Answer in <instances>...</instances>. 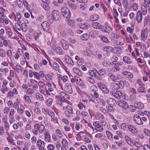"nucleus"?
<instances>
[{"mask_svg":"<svg viewBox=\"0 0 150 150\" xmlns=\"http://www.w3.org/2000/svg\"><path fill=\"white\" fill-rule=\"evenodd\" d=\"M35 97L36 99L38 100H39L41 101H44V98L39 93L37 92L35 94Z\"/></svg>","mask_w":150,"mask_h":150,"instance_id":"35","label":"nucleus"},{"mask_svg":"<svg viewBox=\"0 0 150 150\" xmlns=\"http://www.w3.org/2000/svg\"><path fill=\"white\" fill-rule=\"evenodd\" d=\"M133 119L134 122L137 124L138 125H142L143 124L141 118L139 115H134Z\"/></svg>","mask_w":150,"mask_h":150,"instance_id":"12","label":"nucleus"},{"mask_svg":"<svg viewBox=\"0 0 150 150\" xmlns=\"http://www.w3.org/2000/svg\"><path fill=\"white\" fill-rule=\"evenodd\" d=\"M34 128L38 129L40 134H42L44 132H45V127L42 124L36 123L34 125Z\"/></svg>","mask_w":150,"mask_h":150,"instance_id":"5","label":"nucleus"},{"mask_svg":"<svg viewBox=\"0 0 150 150\" xmlns=\"http://www.w3.org/2000/svg\"><path fill=\"white\" fill-rule=\"evenodd\" d=\"M143 86L139 87L137 89V91L139 93H145L146 92V89Z\"/></svg>","mask_w":150,"mask_h":150,"instance_id":"52","label":"nucleus"},{"mask_svg":"<svg viewBox=\"0 0 150 150\" xmlns=\"http://www.w3.org/2000/svg\"><path fill=\"white\" fill-rule=\"evenodd\" d=\"M53 102V100L52 98H50L48 99L46 101V105L49 107H50Z\"/></svg>","mask_w":150,"mask_h":150,"instance_id":"45","label":"nucleus"},{"mask_svg":"<svg viewBox=\"0 0 150 150\" xmlns=\"http://www.w3.org/2000/svg\"><path fill=\"white\" fill-rule=\"evenodd\" d=\"M123 62L127 64H132L133 63V61L130 57L127 56H124L123 58Z\"/></svg>","mask_w":150,"mask_h":150,"instance_id":"25","label":"nucleus"},{"mask_svg":"<svg viewBox=\"0 0 150 150\" xmlns=\"http://www.w3.org/2000/svg\"><path fill=\"white\" fill-rule=\"evenodd\" d=\"M60 95L61 98L64 99H67L68 98V96L66 93L63 92H61L60 93Z\"/></svg>","mask_w":150,"mask_h":150,"instance_id":"51","label":"nucleus"},{"mask_svg":"<svg viewBox=\"0 0 150 150\" xmlns=\"http://www.w3.org/2000/svg\"><path fill=\"white\" fill-rule=\"evenodd\" d=\"M103 50L104 51L109 52L112 50L113 48L110 46H106L104 47Z\"/></svg>","mask_w":150,"mask_h":150,"instance_id":"60","label":"nucleus"},{"mask_svg":"<svg viewBox=\"0 0 150 150\" xmlns=\"http://www.w3.org/2000/svg\"><path fill=\"white\" fill-rule=\"evenodd\" d=\"M44 134L45 141L47 142H50L51 140V137L49 130L47 129H45Z\"/></svg>","mask_w":150,"mask_h":150,"instance_id":"13","label":"nucleus"},{"mask_svg":"<svg viewBox=\"0 0 150 150\" xmlns=\"http://www.w3.org/2000/svg\"><path fill=\"white\" fill-rule=\"evenodd\" d=\"M125 139L127 143L129 145L133 146V142L131 139L128 135H125Z\"/></svg>","mask_w":150,"mask_h":150,"instance_id":"32","label":"nucleus"},{"mask_svg":"<svg viewBox=\"0 0 150 150\" xmlns=\"http://www.w3.org/2000/svg\"><path fill=\"white\" fill-rule=\"evenodd\" d=\"M61 88L68 93H71L73 92L71 86L69 83H66L63 85V87Z\"/></svg>","mask_w":150,"mask_h":150,"instance_id":"7","label":"nucleus"},{"mask_svg":"<svg viewBox=\"0 0 150 150\" xmlns=\"http://www.w3.org/2000/svg\"><path fill=\"white\" fill-rule=\"evenodd\" d=\"M142 12L140 11H139L137 12L136 14V20L138 23H140L142 21Z\"/></svg>","mask_w":150,"mask_h":150,"instance_id":"22","label":"nucleus"},{"mask_svg":"<svg viewBox=\"0 0 150 150\" xmlns=\"http://www.w3.org/2000/svg\"><path fill=\"white\" fill-rule=\"evenodd\" d=\"M47 90L46 88L45 89H43L40 90V92L45 96L50 95V94L49 93V91Z\"/></svg>","mask_w":150,"mask_h":150,"instance_id":"41","label":"nucleus"},{"mask_svg":"<svg viewBox=\"0 0 150 150\" xmlns=\"http://www.w3.org/2000/svg\"><path fill=\"white\" fill-rule=\"evenodd\" d=\"M91 91L93 92V93L97 92L98 91V88L97 87L94 85H92L91 86Z\"/></svg>","mask_w":150,"mask_h":150,"instance_id":"64","label":"nucleus"},{"mask_svg":"<svg viewBox=\"0 0 150 150\" xmlns=\"http://www.w3.org/2000/svg\"><path fill=\"white\" fill-rule=\"evenodd\" d=\"M55 133L57 136L60 138H61L63 136V135L60 130L59 129H57L55 130Z\"/></svg>","mask_w":150,"mask_h":150,"instance_id":"56","label":"nucleus"},{"mask_svg":"<svg viewBox=\"0 0 150 150\" xmlns=\"http://www.w3.org/2000/svg\"><path fill=\"white\" fill-rule=\"evenodd\" d=\"M5 30L6 33L7 35L8 38L9 39L12 38V36L13 34V32L11 27L9 26H6Z\"/></svg>","mask_w":150,"mask_h":150,"instance_id":"11","label":"nucleus"},{"mask_svg":"<svg viewBox=\"0 0 150 150\" xmlns=\"http://www.w3.org/2000/svg\"><path fill=\"white\" fill-rule=\"evenodd\" d=\"M148 6H146L141 4V8L142 13L143 15H146L147 13Z\"/></svg>","mask_w":150,"mask_h":150,"instance_id":"29","label":"nucleus"},{"mask_svg":"<svg viewBox=\"0 0 150 150\" xmlns=\"http://www.w3.org/2000/svg\"><path fill=\"white\" fill-rule=\"evenodd\" d=\"M135 107L139 109H143L144 108V104L140 103H139L136 104Z\"/></svg>","mask_w":150,"mask_h":150,"instance_id":"55","label":"nucleus"},{"mask_svg":"<svg viewBox=\"0 0 150 150\" xmlns=\"http://www.w3.org/2000/svg\"><path fill=\"white\" fill-rule=\"evenodd\" d=\"M41 26L43 30L47 32L50 28L49 23L46 21L42 22L41 24Z\"/></svg>","mask_w":150,"mask_h":150,"instance_id":"15","label":"nucleus"},{"mask_svg":"<svg viewBox=\"0 0 150 150\" xmlns=\"http://www.w3.org/2000/svg\"><path fill=\"white\" fill-rule=\"evenodd\" d=\"M56 103L59 107H61L62 106H65L67 103L65 102H63L61 100H56Z\"/></svg>","mask_w":150,"mask_h":150,"instance_id":"33","label":"nucleus"},{"mask_svg":"<svg viewBox=\"0 0 150 150\" xmlns=\"http://www.w3.org/2000/svg\"><path fill=\"white\" fill-rule=\"evenodd\" d=\"M112 51L114 53L118 54H120L122 52L121 48L119 47H115L113 48Z\"/></svg>","mask_w":150,"mask_h":150,"instance_id":"39","label":"nucleus"},{"mask_svg":"<svg viewBox=\"0 0 150 150\" xmlns=\"http://www.w3.org/2000/svg\"><path fill=\"white\" fill-rule=\"evenodd\" d=\"M106 71L104 69H100L98 71H97V73L99 76H103L105 74H106Z\"/></svg>","mask_w":150,"mask_h":150,"instance_id":"50","label":"nucleus"},{"mask_svg":"<svg viewBox=\"0 0 150 150\" xmlns=\"http://www.w3.org/2000/svg\"><path fill=\"white\" fill-rule=\"evenodd\" d=\"M8 17L10 19L13 20L15 21H17L15 14L14 13L9 14Z\"/></svg>","mask_w":150,"mask_h":150,"instance_id":"57","label":"nucleus"},{"mask_svg":"<svg viewBox=\"0 0 150 150\" xmlns=\"http://www.w3.org/2000/svg\"><path fill=\"white\" fill-rule=\"evenodd\" d=\"M98 86L104 93L107 94L109 93V90L107 89L105 84L101 82L98 83Z\"/></svg>","mask_w":150,"mask_h":150,"instance_id":"8","label":"nucleus"},{"mask_svg":"<svg viewBox=\"0 0 150 150\" xmlns=\"http://www.w3.org/2000/svg\"><path fill=\"white\" fill-rule=\"evenodd\" d=\"M92 27L94 29H100L101 31L103 30V26L97 22H93L92 24Z\"/></svg>","mask_w":150,"mask_h":150,"instance_id":"17","label":"nucleus"},{"mask_svg":"<svg viewBox=\"0 0 150 150\" xmlns=\"http://www.w3.org/2000/svg\"><path fill=\"white\" fill-rule=\"evenodd\" d=\"M14 28L16 30H17L18 31H20L22 30L20 24L16 23H15Z\"/></svg>","mask_w":150,"mask_h":150,"instance_id":"63","label":"nucleus"},{"mask_svg":"<svg viewBox=\"0 0 150 150\" xmlns=\"http://www.w3.org/2000/svg\"><path fill=\"white\" fill-rule=\"evenodd\" d=\"M98 34L97 30H93L90 31L89 33L90 36L92 38H94Z\"/></svg>","mask_w":150,"mask_h":150,"instance_id":"34","label":"nucleus"},{"mask_svg":"<svg viewBox=\"0 0 150 150\" xmlns=\"http://www.w3.org/2000/svg\"><path fill=\"white\" fill-rule=\"evenodd\" d=\"M99 37L103 42L105 43H108L109 42V40L108 39L104 36L100 35H99Z\"/></svg>","mask_w":150,"mask_h":150,"instance_id":"38","label":"nucleus"},{"mask_svg":"<svg viewBox=\"0 0 150 150\" xmlns=\"http://www.w3.org/2000/svg\"><path fill=\"white\" fill-rule=\"evenodd\" d=\"M52 18L54 21H57L60 18V14L59 11L57 10H53L52 13Z\"/></svg>","mask_w":150,"mask_h":150,"instance_id":"9","label":"nucleus"},{"mask_svg":"<svg viewBox=\"0 0 150 150\" xmlns=\"http://www.w3.org/2000/svg\"><path fill=\"white\" fill-rule=\"evenodd\" d=\"M112 86L113 89L115 90L118 89L120 88V86L119 84L116 83H113L112 84Z\"/></svg>","mask_w":150,"mask_h":150,"instance_id":"59","label":"nucleus"},{"mask_svg":"<svg viewBox=\"0 0 150 150\" xmlns=\"http://www.w3.org/2000/svg\"><path fill=\"white\" fill-rule=\"evenodd\" d=\"M23 99L25 102L27 104H30L31 102V100L29 97L25 95L23 97Z\"/></svg>","mask_w":150,"mask_h":150,"instance_id":"40","label":"nucleus"},{"mask_svg":"<svg viewBox=\"0 0 150 150\" xmlns=\"http://www.w3.org/2000/svg\"><path fill=\"white\" fill-rule=\"evenodd\" d=\"M14 96V94L12 91H10L8 92L6 95V97L11 99Z\"/></svg>","mask_w":150,"mask_h":150,"instance_id":"61","label":"nucleus"},{"mask_svg":"<svg viewBox=\"0 0 150 150\" xmlns=\"http://www.w3.org/2000/svg\"><path fill=\"white\" fill-rule=\"evenodd\" d=\"M76 82L80 86L83 87L85 86V84L83 82L82 79L77 76H75Z\"/></svg>","mask_w":150,"mask_h":150,"instance_id":"19","label":"nucleus"},{"mask_svg":"<svg viewBox=\"0 0 150 150\" xmlns=\"http://www.w3.org/2000/svg\"><path fill=\"white\" fill-rule=\"evenodd\" d=\"M99 18V16L96 14L92 15L90 17L91 21H95L97 20Z\"/></svg>","mask_w":150,"mask_h":150,"instance_id":"37","label":"nucleus"},{"mask_svg":"<svg viewBox=\"0 0 150 150\" xmlns=\"http://www.w3.org/2000/svg\"><path fill=\"white\" fill-rule=\"evenodd\" d=\"M53 67L56 71L59 70V66L58 64L55 62H53Z\"/></svg>","mask_w":150,"mask_h":150,"instance_id":"54","label":"nucleus"},{"mask_svg":"<svg viewBox=\"0 0 150 150\" xmlns=\"http://www.w3.org/2000/svg\"><path fill=\"white\" fill-rule=\"evenodd\" d=\"M45 40L47 45H50L51 47L52 46V45H54V43H55L54 42V39L53 38L51 40V38L48 37Z\"/></svg>","mask_w":150,"mask_h":150,"instance_id":"28","label":"nucleus"},{"mask_svg":"<svg viewBox=\"0 0 150 150\" xmlns=\"http://www.w3.org/2000/svg\"><path fill=\"white\" fill-rule=\"evenodd\" d=\"M48 3L49 2L47 3H42L41 4L44 8L46 11H48L49 9L48 5Z\"/></svg>","mask_w":150,"mask_h":150,"instance_id":"53","label":"nucleus"},{"mask_svg":"<svg viewBox=\"0 0 150 150\" xmlns=\"http://www.w3.org/2000/svg\"><path fill=\"white\" fill-rule=\"evenodd\" d=\"M63 110L66 116L70 117L73 114V111L72 108L70 106L66 104L65 106H63Z\"/></svg>","mask_w":150,"mask_h":150,"instance_id":"1","label":"nucleus"},{"mask_svg":"<svg viewBox=\"0 0 150 150\" xmlns=\"http://www.w3.org/2000/svg\"><path fill=\"white\" fill-rule=\"evenodd\" d=\"M104 25L105 29L104 30L103 29V30H102L104 32L109 33H110V31L112 30V28L108 22H105L104 23Z\"/></svg>","mask_w":150,"mask_h":150,"instance_id":"10","label":"nucleus"},{"mask_svg":"<svg viewBox=\"0 0 150 150\" xmlns=\"http://www.w3.org/2000/svg\"><path fill=\"white\" fill-rule=\"evenodd\" d=\"M55 51L59 55L62 54H63L62 49L59 47H56L55 49Z\"/></svg>","mask_w":150,"mask_h":150,"instance_id":"42","label":"nucleus"},{"mask_svg":"<svg viewBox=\"0 0 150 150\" xmlns=\"http://www.w3.org/2000/svg\"><path fill=\"white\" fill-rule=\"evenodd\" d=\"M127 128L129 131L132 133L135 134L137 133V129L135 126L131 125H128Z\"/></svg>","mask_w":150,"mask_h":150,"instance_id":"26","label":"nucleus"},{"mask_svg":"<svg viewBox=\"0 0 150 150\" xmlns=\"http://www.w3.org/2000/svg\"><path fill=\"white\" fill-rule=\"evenodd\" d=\"M0 72L2 73L5 76H7V74L9 71L8 69L7 68H5L4 69H0Z\"/></svg>","mask_w":150,"mask_h":150,"instance_id":"43","label":"nucleus"},{"mask_svg":"<svg viewBox=\"0 0 150 150\" xmlns=\"http://www.w3.org/2000/svg\"><path fill=\"white\" fill-rule=\"evenodd\" d=\"M53 85H52V84L49 82L46 83V85L47 86V90L49 92H52L54 91V88L55 86V85L54 83H53Z\"/></svg>","mask_w":150,"mask_h":150,"instance_id":"21","label":"nucleus"},{"mask_svg":"<svg viewBox=\"0 0 150 150\" xmlns=\"http://www.w3.org/2000/svg\"><path fill=\"white\" fill-rule=\"evenodd\" d=\"M93 125L94 127V129L96 130V132L98 131L102 132L103 131L104 129L103 127L99 123L98 121H94L93 122Z\"/></svg>","mask_w":150,"mask_h":150,"instance_id":"4","label":"nucleus"},{"mask_svg":"<svg viewBox=\"0 0 150 150\" xmlns=\"http://www.w3.org/2000/svg\"><path fill=\"white\" fill-rule=\"evenodd\" d=\"M67 4L69 5V7L70 8L74 10H75L76 9L77 6L76 4L71 3V2L69 1H67Z\"/></svg>","mask_w":150,"mask_h":150,"instance_id":"44","label":"nucleus"},{"mask_svg":"<svg viewBox=\"0 0 150 150\" xmlns=\"http://www.w3.org/2000/svg\"><path fill=\"white\" fill-rule=\"evenodd\" d=\"M78 27L80 28L83 29L87 30L88 29L89 27V25L86 23H79L77 25Z\"/></svg>","mask_w":150,"mask_h":150,"instance_id":"24","label":"nucleus"},{"mask_svg":"<svg viewBox=\"0 0 150 150\" xmlns=\"http://www.w3.org/2000/svg\"><path fill=\"white\" fill-rule=\"evenodd\" d=\"M60 42L64 50H68L69 46L68 45L67 43L66 40L63 39H61L60 40Z\"/></svg>","mask_w":150,"mask_h":150,"instance_id":"16","label":"nucleus"},{"mask_svg":"<svg viewBox=\"0 0 150 150\" xmlns=\"http://www.w3.org/2000/svg\"><path fill=\"white\" fill-rule=\"evenodd\" d=\"M107 102L109 105H112L114 104L115 100L114 99L112 98H109L107 99Z\"/></svg>","mask_w":150,"mask_h":150,"instance_id":"46","label":"nucleus"},{"mask_svg":"<svg viewBox=\"0 0 150 150\" xmlns=\"http://www.w3.org/2000/svg\"><path fill=\"white\" fill-rule=\"evenodd\" d=\"M68 24L72 28H74L76 27V25L74 21L73 20L68 19L67 20Z\"/></svg>","mask_w":150,"mask_h":150,"instance_id":"30","label":"nucleus"},{"mask_svg":"<svg viewBox=\"0 0 150 150\" xmlns=\"http://www.w3.org/2000/svg\"><path fill=\"white\" fill-rule=\"evenodd\" d=\"M61 12L62 16L65 18H70L71 17L70 11L67 7H62L61 9Z\"/></svg>","mask_w":150,"mask_h":150,"instance_id":"3","label":"nucleus"},{"mask_svg":"<svg viewBox=\"0 0 150 150\" xmlns=\"http://www.w3.org/2000/svg\"><path fill=\"white\" fill-rule=\"evenodd\" d=\"M13 69L18 73H21L23 69L21 66L18 64L16 65Z\"/></svg>","mask_w":150,"mask_h":150,"instance_id":"31","label":"nucleus"},{"mask_svg":"<svg viewBox=\"0 0 150 150\" xmlns=\"http://www.w3.org/2000/svg\"><path fill=\"white\" fill-rule=\"evenodd\" d=\"M148 36V29L146 28L143 29L141 33V37L142 40L145 41L147 39Z\"/></svg>","mask_w":150,"mask_h":150,"instance_id":"6","label":"nucleus"},{"mask_svg":"<svg viewBox=\"0 0 150 150\" xmlns=\"http://www.w3.org/2000/svg\"><path fill=\"white\" fill-rule=\"evenodd\" d=\"M128 68L129 69H131L132 71L138 73L139 72L137 68L136 67H133L132 65H129Z\"/></svg>","mask_w":150,"mask_h":150,"instance_id":"58","label":"nucleus"},{"mask_svg":"<svg viewBox=\"0 0 150 150\" xmlns=\"http://www.w3.org/2000/svg\"><path fill=\"white\" fill-rule=\"evenodd\" d=\"M65 62L67 64L72 66L74 64V63L71 58L68 56H66L65 57Z\"/></svg>","mask_w":150,"mask_h":150,"instance_id":"20","label":"nucleus"},{"mask_svg":"<svg viewBox=\"0 0 150 150\" xmlns=\"http://www.w3.org/2000/svg\"><path fill=\"white\" fill-rule=\"evenodd\" d=\"M38 85L40 90L44 88L45 86V84L43 81H41L38 82Z\"/></svg>","mask_w":150,"mask_h":150,"instance_id":"47","label":"nucleus"},{"mask_svg":"<svg viewBox=\"0 0 150 150\" xmlns=\"http://www.w3.org/2000/svg\"><path fill=\"white\" fill-rule=\"evenodd\" d=\"M106 133L107 136L108 138L110 140L112 139V134L109 131H106Z\"/></svg>","mask_w":150,"mask_h":150,"instance_id":"62","label":"nucleus"},{"mask_svg":"<svg viewBox=\"0 0 150 150\" xmlns=\"http://www.w3.org/2000/svg\"><path fill=\"white\" fill-rule=\"evenodd\" d=\"M122 74L125 76L127 78L132 79L134 77L133 74L129 72L124 71Z\"/></svg>","mask_w":150,"mask_h":150,"instance_id":"27","label":"nucleus"},{"mask_svg":"<svg viewBox=\"0 0 150 150\" xmlns=\"http://www.w3.org/2000/svg\"><path fill=\"white\" fill-rule=\"evenodd\" d=\"M1 91L2 93L4 94L6 92L8 91V89L7 86L2 85V88L1 89Z\"/></svg>","mask_w":150,"mask_h":150,"instance_id":"49","label":"nucleus"},{"mask_svg":"<svg viewBox=\"0 0 150 150\" xmlns=\"http://www.w3.org/2000/svg\"><path fill=\"white\" fill-rule=\"evenodd\" d=\"M118 105L121 107L126 109L129 108L128 104L123 100H119L117 101Z\"/></svg>","mask_w":150,"mask_h":150,"instance_id":"14","label":"nucleus"},{"mask_svg":"<svg viewBox=\"0 0 150 150\" xmlns=\"http://www.w3.org/2000/svg\"><path fill=\"white\" fill-rule=\"evenodd\" d=\"M108 76L113 81L115 82L117 81V78L116 77V76L114 74L110 73L108 74Z\"/></svg>","mask_w":150,"mask_h":150,"instance_id":"48","label":"nucleus"},{"mask_svg":"<svg viewBox=\"0 0 150 150\" xmlns=\"http://www.w3.org/2000/svg\"><path fill=\"white\" fill-rule=\"evenodd\" d=\"M57 76L58 84L61 87H63V85L65 83L68 81V77L66 75L62 76L60 74H57Z\"/></svg>","mask_w":150,"mask_h":150,"instance_id":"2","label":"nucleus"},{"mask_svg":"<svg viewBox=\"0 0 150 150\" xmlns=\"http://www.w3.org/2000/svg\"><path fill=\"white\" fill-rule=\"evenodd\" d=\"M73 71L74 73L79 76H81L82 74L81 71L77 68H74L73 69Z\"/></svg>","mask_w":150,"mask_h":150,"instance_id":"36","label":"nucleus"},{"mask_svg":"<svg viewBox=\"0 0 150 150\" xmlns=\"http://www.w3.org/2000/svg\"><path fill=\"white\" fill-rule=\"evenodd\" d=\"M89 73L90 75L92 77H95L97 79L100 80V78L96 74V73H97V71L95 69L94 70H89Z\"/></svg>","mask_w":150,"mask_h":150,"instance_id":"18","label":"nucleus"},{"mask_svg":"<svg viewBox=\"0 0 150 150\" xmlns=\"http://www.w3.org/2000/svg\"><path fill=\"white\" fill-rule=\"evenodd\" d=\"M111 93L114 96L115 98L120 99L122 96V93L121 91H117L116 92H111Z\"/></svg>","mask_w":150,"mask_h":150,"instance_id":"23","label":"nucleus"}]
</instances>
